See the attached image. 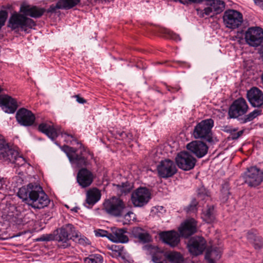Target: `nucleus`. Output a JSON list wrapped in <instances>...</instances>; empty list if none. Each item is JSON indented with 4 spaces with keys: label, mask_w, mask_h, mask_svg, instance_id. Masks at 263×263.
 <instances>
[{
    "label": "nucleus",
    "mask_w": 263,
    "mask_h": 263,
    "mask_svg": "<svg viewBox=\"0 0 263 263\" xmlns=\"http://www.w3.org/2000/svg\"><path fill=\"white\" fill-rule=\"evenodd\" d=\"M17 196L34 209H43L47 206L50 202L42 187L32 183L21 187Z\"/></svg>",
    "instance_id": "f257e3e1"
},
{
    "label": "nucleus",
    "mask_w": 263,
    "mask_h": 263,
    "mask_svg": "<svg viewBox=\"0 0 263 263\" xmlns=\"http://www.w3.org/2000/svg\"><path fill=\"white\" fill-rule=\"evenodd\" d=\"M36 25V22L32 18L27 17L25 13L14 11L8 19L7 27L15 32L19 30L26 32L28 29H32Z\"/></svg>",
    "instance_id": "f03ea898"
},
{
    "label": "nucleus",
    "mask_w": 263,
    "mask_h": 263,
    "mask_svg": "<svg viewBox=\"0 0 263 263\" xmlns=\"http://www.w3.org/2000/svg\"><path fill=\"white\" fill-rule=\"evenodd\" d=\"M61 149L66 154L70 162L77 167L86 166L88 164L89 153L81 144L78 149L66 145H63Z\"/></svg>",
    "instance_id": "7ed1b4c3"
},
{
    "label": "nucleus",
    "mask_w": 263,
    "mask_h": 263,
    "mask_svg": "<svg viewBox=\"0 0 263 263\" xmlns=\"http://www.w3.org/2000/svg\"><path fill=\"white\" fill-rule=\"evenodd\" d=\"M214 125L212 119L202 120L194 127L193 136L195 139H200L209 143L213 142L212 129Z\"/></svg>",
    "instance_id": "20e7f679"
},
{
    "label": "nucleus",
    "mask_w": 263,
    "mask_h": 263,
    "mask_svg": "<svg viewBox=\"0 0 263 263\" xmlns=\"http://www.w3.org/2000/svg\"><path fill=\"white\" fill-rule=\"evenodd\" d=\"M125 208V204L120 198L112 197L105 200L102 210L107 214L114 217H120Z\"/></svg>",
    "instance_id": "39448f33"
},
{
    "label": "nucleus",
    "mask_w": 263,
    "mask_h": 263,
    "mask_svg": "<svg viewBox=\"0 0 263 263\" xmlns=\"http://www.w3.org/2000/svg\"><path fill=\"white\" fill-rule=\"evenodd\" d=\"M242 177L249 186L255 187L263 181V171L256 166H250L242 174Z\"/></svg>",
    "instance_id": "423d86ee"
},
{
    "label": "nucleus",
    "mask_w": 263,
    "mask_h": 263,
    "mask_svg": "<svg viewBox=\"0 0 263 263\" xmlns=\"http://www.w3.org/2000/svg\"><path fill=\"white\" fill-rule=\"evenodd\" d=\"M248 105L245 99L239 98L234 100L230 106L228 116V119H238L245 115L248 110Z\"/></svg>",
    "instance_id": "0eeeda50"
},
{
    "label": "nucleus",
    "mask_w": 263,
    "mask_h": 263,
    "mask_svg": "<svg viewBox=\"0 0 263 263\" xmlns=\"http://www.w3.org/2000/svg\"><path fill=\"white\" fill-rule=\"evenodd\" d=\"M245 39L249 46H259L263 41V29L258 26L249 27L245 33Z\"/></svg>",
    "instance_id": "6e6552de"
},
{
    "label": "nucleus",
    "mask_w": 263,
    "mask_h": 263,
    "mask_svg": "<svg viewBox=\"0 0 263 263\" xmlns=\"http://www.w3.org/2000/svg\"><path fill=\"white\" fill-rule=\"evenodd\" d=\"M57 231V241L63 243H66L71 239L77 242V239L78 238V232L75 229L74 226L70 223L63 225L59 229L55 230Z\"/></svg>",
    "instance_id": "1a4fd4ad"
},
{
    "label": "nucleus",
    "mask_w": 263,
    "mask_h": 263,
    "mask_svg": "<svg viewBox=\"0 0 263 263\" xmlns=\"http://www.w3.org/2000/svg\"><path fill=\"white\" fill-rule=\"evenodd\" d=\"M223 20L227 28L234 29L241 25L243 22V16L241 13L237 10L229 9L224 12Z\"/></svg>",
    "instance_id": "9d476101"
},
{
    "label": "nucleus",
    "mask_w": 263,
    "mask_h": 263,
    "mask_svg": "<svg viewBox=\"0 0 263 263\" xmlns=\"http://www.w3.org/2000/svg\"><path fill=\"white\" fill-rule=\"evenodd\" d=\"M175 161L179 168L187 171L195 167L197 160L189 152L182 151L176 156Z\"/></svg>",
    "instance_id": "9b49d317"
},
{
    "label": "nucleus",
    "mask_w": 263,
    "mask_h": 263,
    "mask_svg": "<svg viewBox=\"0 0 263 263\" xmlns=\"http://www.w3.org/2000/svg\"><path fill=\"white\" fill-rule=\"evenodd\" d=\"M206 4L208 6L203 10L199 9H196L198 14L201 17L206 15H210L212 12L214 14H218L221 13L224 9L225 3L221 0H205Z\"/></svg>",
    "instance_id": "f8f14e48"
},
{
    "label": "nucleus",
    "mask_w": 263,
    "mask_h": 263,
    "mask_svg": "<svg viewBox=\"0 0 263 263\" xmlns=\"http://www.w3.org/2000/svg\"><path fill=\"white\" fill-rule=\"evenodd\" d=\"M151 198V193L147 188L140 187L132 195V201L135 206L142 207L146 205Z\"/></svg>",
    "instance_id": "ddd939ff"
},
{
    "label": "nucleus",
    "mask_w": 263,
    "mask_h": 263,
    "mask_svg": "<svg viewBox=\"0 0 263 263\" xmlns=\"http://www.w3.org/2000/svg\"><path fill=\"white\" fill-rule=\"evenodd\" d=\"M157 170L159 177L162 178L172 177L177 172L174 161L168 159L161 160L157 166Z\"/></svg>",
    "instance_id": "4468645a"
},
{
    "label": "nucleus",
    "mask_w": 263,
    "mask_h": 263,
    "mask_svg": "<svg viewBox=\"0 0 263 263\" xmlns=\"http://www.w3.org/2000/svg\"><path fill=\"white\" fill-rule=\"evenodd\" d=\"M158 236L160 241L170 247H176L180 241L179 233L174 230L161 231L158 233Z\"/></svg>",
    "instance_id": "2eb2a0df"
},
{
    "label": "nucleus",
    "mask_w": 263,
    "mask_h": 263,
    "mask_svg": "<svg viewBox=\"0 0 263 263\" xmlns=\"http://www.w3.org/2000/svg\"><path fill=\"white\" fill-rule=\"evenodd\" d=\"M197 231V221L194 218H190L181 223L178 228L180 236L187 238Z\"/></svg>",
    "instance_id": "dca6fc26"
},
{
    "label": "nucleus",
    "mask_w": 263,
    "mask_h": 263,
    "mask_svg": "<svg viewBox=\"0 0 263 263\" xmlns=\"http://www.w3.org/2000/svg\"><path fill=\"white\" fill-rule=\"evenodd\" d=\"M15 118L17 122L24 126H30L33 124L35 117L32 112L26 108H20L16 112Z\"/></svg>",
    "instance_id": "f3484780"
},
{
    "label": "nucleus",
    "mask_w": 263,
    "mask_h": 263,
    "mask_svg": "<svg viewBox=\"0 0 263 263\" xmlns=\"http://www.w3.org/2000/svg\"><path fill=\"white\" fill-rule=\"evenodd\" d=\"M131 235L143 245L151 243L153 241V236L148 231L139 227L133 228Z\"/></svg>",
    "instance_id": "a211bd4d"
},
{
    "label": "nucleus",
    "mask_w": 263,
    "mask_h": 263,
    "mask_svg": "<svg viewBox=\"0 0 263 263\" xmlns=\"http://www.w3.org/2000/svg\"><path fill=\"white\" fill-rule=\"evenodd\" d=\"M186 148L197 158H201L207 154L209 147L203 141L196 140L188 143Z\"/></svg>",
    "instance_id": "6ab92c4d"
},
{
    "label": "nucleus",
    "mask_w": 263,
    "mask_h": 263,
    "mask_svg": "<svg viewBox=\"0 0 263 263\" xmlns=\"http://www.w3.org/2000/svg\"><path fill=\"white\" fill-rule=\"evenodd\" d=\"M20 12L25 13L27 17L38 18L46 12V9L36 6L22 4L20 6Z\"/></svg>",
    "instance_id": "aec40b11"
},
{
    "label": "nucleus",
    "mask_w": 263,
    "mask_h": 263,
    "mask_svg": "<svg viewBox=\"0 0 263 263\" xmlns=\"http://www.w3.org/2000/svg\"><path fill=\"white\" fill-rule=\"evenodd\" d=\"M247 96L253 107H261L263 106V92L258 88H251L247 91Z\"/></svg>",
    "instance_id": "412c9836"
},
{
    "label": "nucleus",
    "mask_w": 263,
    "mask_h": 263,
    "mask_svg": "<svg viewBox=\"0 0 263 263\" xmlns=\"http://www.w3.org/2000/svg\"><path fill=\"white\" fill-rule=\"evenodd\" d=\"M94 176L92 173L86 168H81L77 176V181L82 188L89 186L92 183Z\"/></svg>",
    "instance_id": "4be33fe9"
},
{
    "label": "nucleus",
    "mask_w": 263,
    "mask_h": 263,
    "mask_svg": "<svg viewBox=\"0 0 263 263\" xmlns=\"http://www.w3.org/2000/svg\"><path fill=\"white\" fill-rule=\"evenodd\" d=\"M0 106L2 109L8 114L14 113L17 108L16 101L8 95H0Z\"/></svg>",
    "instance_id": "5701e85b"
},
{
    "label": "nucleus",
    "mask_w": 263,
    "mask_h": 263,
    "mask_svg": "<svg viewBox=\"0 0 263 263\" xmlns=\"http://www.w3.org/2000/svg\"><path fill=\"white\" fill-rule=\"evenodd\" d=\"M38 130L47 135L52 140H55L58 136L57 129L50 123L43 122L38 126Z\"/></svg>",
    "instance_id": "b1692460"
},
{
    "label": "nucleus",
    "mask_w": 263,
    "mask_h": 263,
    "mask_svg": "<svg viewBox=\"0 0 263 263\" xmlns=\"http://www.w3.org/2000/svg\"><path fill=\"white\" fill-rule=\"evenodd\" d=\"M101 197V191L97 187H93L87 192L85 202L89 205L92 206L100 199Z\"/></svg>",
    "instance_id": "393cba45"
},
{
    "label": "nucleus",
    "mask_w": 263,
    "mask_h": 263,
    "mask_svg": "<svg viewBox=\"0 0 263 263\" xmlns=\"http://www.w3.org/2000/svg\"><path fill=\"white\" fill-rule=\"evenodd\" d=\"M248 240L256 247L263 246V240L261 236L258 235L256 229H251L248 231L247 234Z\"/></svg>",
    "instance_id": "a878e982"
},
{
    "label": "nucleus",
    "mask_w": 263,
    "mask_h": 263,
    "mask_svg": "<svg viewBox=\"0 0 263 263\" xmlns=\"http://www.w3.org/2000/svg\"><path fill=\"white\" fill-rule=\"evenodd\" d=\"M205 254V258L209 263H215L216 260L221 257L220 248H207Z\"/></svg>",
    "instance_id": "bb28decb"
},
{
    "label": "nucleus",
    "mask_w": 263,
    "mask_h": 263,
    "mask_svg": "<svg viewBox=\"0 0 263 263\" xmlns=\"http://www.w3.org/2000/svg\"><path fill=\"white\" fill-rule=\"evenodd\" d=\"M1 152L2 157L6 160L9 161L10 162L15 163L16 161L19 158L17 157L18 153L14 149L11 148H7Z\"/></svg>",
    "instance_id": "cd10ccee"
},
{
    "label": "nucleus",
    "mask_w": 263,
    "mask_h": 263,
    "mask_svg": "<svg viewBox=\"0 0 263 263\" xmlns=\"http://www.w3.org/2000/svg\"><path fill=\"white\" fill-rule=\"evenodd\" d=\"M164 256L171 263H184V261L183 256L177 252H166Z\"/></svg>",
    "instance_id": "c85d7f7f"
},
{
    "label": "nucleus",
    "mask_w": 263,
    "mask_h": 263,
    "mask_svg": "<svg viewBox=\"0 0 263 263\" xmlns=\"http://www.w3.org/2000/svg\"><path fill=\"white\" fill-rule=\"evenodd\" d=\"M109 237L110 238V240L115 242L125 243L128 241V237L121 229L117 230L113 234H109Z\"/></svg>",
    "instance_id": "c756f323"
},
{
    "label": "nucleus",
    "mask_w": 263,
    "mask_h": 263,
    "mask_svg": "<svg viewBox=\"0 0 263 263\" xmlns=\"http://www.w3.org/2000/svg\"><path fill=\"white\" fill-rule=\"evenodd\" d=\"M206 241L202 236H195L191 237L186 247H207Z\"/></svg>",
    "instance_id": "7c9ffc66"
},
{
    "label": "nucleus",
    "mask_w": 263,
    "mask_h": 263,
    "mask_svg": "<svg viewBox=\"0 0 263 263\" xmlns=\"http://www.w3.org/2000/svg\"><path fill=\"white\" fill-rule=\"evenodd\" d=\"M161 248H147V249L151 253H153L152 255V260L155 263L161 262L164 254L166 252L161 250Z\"/></svg>",
    "instance_id": "2f4dec72"
},
{
    "label": "nucleus",
    "mask_w": 263,
    "mask_h": 263,
    "mask_svg": "<svg viewBox=\"0 0 263 263\" xmlns=\"http://www.w3.org/2000/svg\"><path fill=\"white\" fill-rule=\"evenodd\" d=\"M202 218L208 223H212L214 221L215 217L213 205L208 206L206 210L203 213Z\"/></svg>",
    "instance_id": "473e14b6"
},
{
    "label": "nucleus",
    "mask_w": 263,
    "mask_h": 263,
    "mask_svg": "<svg viewBox=\"0 0 263 263\" xmlns=\"http://www.w3.org/2000/svg\"><path fill=\"white\" fill-rule=\"evenodd\" d=\"M261 110L255 109L253 111L250 112L249 114L245 115L243 117L239 119V121L241 124H244L247 122L252 121L254 119L256 118L259 115H261Z\"/></svg>",
    "instance_id": "72a5a7b5"
},
{
    "label": "nucleus",
    "mask_w": 263,
    "mask_h": 263,
    "mask_svg": "<svg viewBox=\"0 0 263 263\" xmlns=\"http://www.w3.org/2000/svg\"><path fill=\"white\" fill-rule=\"evenodd\" d=\"M196 193L200 200H204L210 196V192L202 184L197 188Z\"/></svg>",
    "instance_id": "f704fd0d"
},
{
    "label": "nucleus",
    "mask_w": 263,
    "mask_h": 263,
    "mask_svg": "<svg viewBox=\"0 0 263 263\" xmlns=\"http://www.w3.org/2000/svg\"><path fill=\"white\" fill-rule=\"evenodd\" d=\"M62 9L68 10L77 6L81 0H59Z\"/></svg>",
    "instance_id": "c9c22d12"
},
{
    "label": "nucleus",
    "mask_w": 263,
    "mask_h": 263,
    "mask_svg": "<svg viewBox=\"0 0 263 263\" xmlns=\"http://www.w3.org/2000/svg\"><path fill=\"white\" fill-rule=\"evenodd\" d=\"M229 190V183L228 182H225L224 183L222 184L220 190V197L223 201H227L229 198V196L230 195V192Z\"/></svg>",
    "instance_id": "e433bc0d"
},
{
    "label": "nucleus",
    "mask_w": 263,
    "mask_h": 263,
    "mask_svg": "<svg viewBox=\"0 0 263 263\" xmlns=\"http://www.w3.org/2000/svg\"><path fill=\"white\" fill-rule=\"evenodd\" d=\"M110 250L109 254L113 257H121L123 260H126V258L125 255V253H123V248H119L118 250L116 249V248H108Z\"/></svg>",
    "instance_id": "4c0bfd02"
},
{
    "label": "nucleus",
    "mask_w": 263,
    "mask_h": 263,
    "mask_svg": "<svg viewBox=\"0 0 263 263\" xmlns=\"http://www.w3.org/2000/svg\"><path fill=\"white\" fill-rule=\"evenodd\" d=\"M115 185L117 186V189L122 194H127L129 193L133 187L128 181L122 182L121 184H116Z\"/></svg>",
    "instance_id": "58836bf2"
},
{
    "label": "nucleus",
    "mask_w": 263,
    "mask_h": 263,
    "mask_svg": "<svg viewBox=\"0 0 263 263\" xmlns=\"http://www.w3.org/2000/svg\"><path fill=\"white\" fill-rule=\"evenodd\" d=\"M198 201L195 198H193L190 203L184 208V210L187 213L196 212L198 210Z\"/></svg>",
    "instance_id": "ea45409f"
},
{
    "label": "nucleus",
    "mask_w": 263,
    "mask_h": 263,
    "mask_svg": "<svg viewBox=\"0 0 263 263\" xmlns=\"http://www.w3.org/2000/svg\"><path fill=\"white\" fill-rule=\"evenodd\" d=\"M58 231H55V230L52 233L48 234L45 235H42L40 238L37 239L39 241H52V240H56L57 241V235L58 234Z\"/></svg>",
    "instance_id": "a19ab883"
},
{
    "label": "nucleus",
    "mask_w": 263,
    "mask_h": 263,
    "mask_svg": "<svg viewBox=\"0 0 263 263\" xmlns=\"http://www.w3.org/2000/svg\"><path fill=\"white\" fill-rule=\"evenodd\" d=\"M162 31L163 33L165 34L164 37L166 38L170 39L176 41H179L181 40L180 36L171 30L164 29Z\"/></svg>",
    "instance_id": "79ce46f5"
},
{
    "label": "nucleus",
    "mask_w": 263,
    "mask_h": 263,
    "mask_svg": "<svg viewBox=\"0 0 263 263\" xmlns=\"http://www.w3.org/2000/svg\"><path fill=\"white\" fill-rule=\"evenodd\" d=\"M84 261L85 263H102V258L100 255H90L88 257L84 258Z\"/></svg>",
    "instance_id": "37998d69"
},
{
    "label": "nucleus",
    "mask_w": 263,
    "mask_h": 263,
    "mask_svg": "<svg viewBox=\"0 0 263 263\" xmlns=\"http://www.w3.org/2000/svg\"><path fill=\"white\" fill-rule=\"evenodd\" d=\"M116 138L120 140H124L127 139L131 140L133 138V135L130 133H126L124 131H117L116 133Z\"/></svg>",
    "instance_id": "c03bdc74"
},
{
    "label": "nucleus",
    "mask_w": 263,
    "mask_h": 263,
    "mask_svg": "<svg viewBox=\"0 0 263 263\" xmlns=\"http://www.w3.org/2000/svg\"><path fill=\"white\" fill-rule=\"evenodd\" d=\"M189 251L193 256H197L203 253L206 248H188Z\"/></svg>",
    "instance_id": "a18cd8bd"
},
{
    "label": "nucleus",
    "mask_w": 263,
    "mask_h": 263,
    "mask_svg": "<svg viewBox=\"0 0 263 263\" xmlns=\"http://www.w3.org/2000/svg\"><path fill=\"white\" fill-rule=\"evenodd\" d=\"M57 9H62L59 0L58 1L56 5H51L48 9H46L47 13H54L56 12Z\"/></svg>",
    "instance_id": "49530a36"
},
{
    "label": "nucleus",
    "mask_w": 263,
    "mask_h": 263,
    "mask_svg": "<svg viewBox=\"0 0 263 263\" xmlns=\"http://www.w3.org/2000/svg\"><path fill=\"white\" fill-rule=\"evenodd\" d=\"M8 16V12L6 10H0V30L5 25Z\"/></svg>",
    "instance_id": "de8ad7c7"
},
{
    "label": "nucleus",
    "mask_w": 263,
    "mask_h": 263,
    "mask_svg": "<svg viewBox=\"0 0 263 263\" xmlns=\"http://www.w3.org/2000/svg\"><path fill=\"white\" fill-rule=\"evenodd\" d=\"M79 245L82 246H87L90 245V241L89 240L88 238L84 236H80L79 237V235L78 234V238L77 239V242H76Z\"/></svg>",
    "instance_id": "09e8293b"
},
{
    "label": "nucleus",
    "mask_w": 263,
    "mask_h": 263,
    "mask_svg": "<svg viewBox=\"0 0 263 263\" xmlns=\"http://www.w3.org/2000/svg\"><path fill=\"white\" fill-rule=\"evenodd\" d=\"M95 234L97 236L99 237H106L109 240H110V238L109 237V234H111V233H109L108 231L104 230L98 229L95 231Z\"/></svg>",
    "instance_id": "8fccbe9b"
},
{
    "label": "nucleus",
    "mask_w": 263,
    "mask_h": 263,
    "mask_svg": "<svg viewBox=\"0 0 263 263\" xmlns=\"http://www.w3.org/2000/svg\"><path fill=\"white\" fill-rule=\"evenodd\" d=\"M238 129V128L237 127L233 128L232 126L230 125H223L222 126L221 130L227 133L231 134V132H237Z\"/></svg>",
    "instance_id": "3c124183"
},
{
    "label": "nucleus",
    "mask_w": 263,
    "mask_h": 263,
    "mask_svg": "<svg viewBox=\"0 0 263 263\" xmlns=\"http://www.w3.org/2000/svg\"><path fill=\"white\" fill-rule=\"evenodd\" d=\"M244 133V130H241L239 132H233L230 134L231 138L232 140H237L241 137Z\"/></svg>",
    "instance_id": "603ef678"
},
{
    "label": "nucleus",
    "mask_w": 263,
    "mask_h": 263,
    "mask_svg": "<svg viewBox=\"0 0 263 263\" xmlns=\"http://www.w3.org/2000/svg\"><path fill=\"white\" fill-rule=\"evenodd\" d=\"M133 214V213L132 212H127L124 216V221H123V224H129L131 221L130 215Z\"/></svg>",
    "instance_id": "864d4df0"
},
{
    "label": "nucleus",
    "mask_w": 263,
    "mask_h": 263,
    "mask_svg": "<svg viewBox=\"0 0 263 263\" xmlns=\"http://www.w3.org/2000/svg\"><path fill=\"white\" fill-rule=\"evenodd\" d=\"M165 86L167 90L172 92H177L181 89L179 85H176L175 87H172L165 84Z\"/></svg>",
    "instance_id": "5fc2aeb1"
},
{
    "label": "nucleus",
    "mask_w": 263,
    "mask_h": 263,
    "mask_svg": "<svg viewBox=\"0 0 263 263\" xmlns=\"http://www.w3.org/2000/svg\"><path fill=\"white\" fill-rule=\"evenodd\" d=\"M74 97L76 98L77 101L79 103L84 104L86 103V100L80 97L79 95H76Z\"/></svg>",
    "instance_id": "6e6d98bb"
},
{
    "label": "nucleus",
    "mask_w": 263,
    "mask_h": 263,
    "mask_svg": "<svg viewBox=\"0 0 263 263\" xmlns=\"http://www.w3.org/2000/svg\"><path fill=\"white\" fill-rule=\"evenodd\" d=\"M255 4L263 10V0H253Z\"/></svg>",
    "instance_id": "4d7b16f0"
},
{
    "label": "nucleus",
    "mask_w": 263,
    "mask_h": 263,
    "mask_svg": "<svg viewBox=\"0 0 263 263\" xmlns=\"http://www.w3.org/2000/svg\"><path fill=\"white\" fill-rule=\"evenodd\" d=\"M2 9L1 10H6L7 11V10H11L12 9V6L10 4H7L6 5H3L2 6Z\"/></svg>",
    "instance_id": "13d9d810"
},
{
    "label": "nucleus",
    "mask_w": 263,
    "mask_h": 263,
    "mask_svg": "<svg viewBox=\"0 0 263 263\" xmlns=\"http://www.w3.org/2000/svg\"><path fill=\"white\" fill-rule=\"evenodd\" d=\"M5 146V141L3 139H0V150L3 149Z\"/></svg>",
    "instance_id": "bf43d9fd"
},
{
    "label": "nucleus",
    "mask_w": 263,
    "mask_h": 263,
    "mask_svg": "<svg viewBox=\"0 0 263 263\" xmlns=\"http://www.w3.org/2000/svg\"><path fill=\"white\" fill-rule=\"evenodd\" d=\"M4 184V181L3 178L0 177V191L3 189V185Z\"/></svg>",
    "instance_id": "052dcab7"
},
{
    "label": "nucleus",
    "mask_w": 263,
    "mask_h": 263,
    "mask_svg": "<svg viewBox=\"0 0 263 263\" xmlns=\"http://www.w3.org/2000/svg\"><path fill=\"white\" fill-rule=\"evenodd\" d=\"M79 209H80L79 208L76 206V207H74L73 208H72V209H71V211L72 212H77L78 210Z\"/></svg>",
    "instance_id": "680f3d73"
},
{
    "label": "nucleus",
    "mask_w": 263,
    "mask_h": 263,
    "mask_svg": "<svg viewBox=\"0 0 263 263\" xmlns=\"http://www.w3.org/2000/svg\"><path fill=\"white\" fill-rule=\"evenodd\" d=\"M260 54L261 58L262 59V60H263V51H260Z\"/></svg>",
    "instance_id": "e2e57ef3"
},
{
    "label": "nucleus",
    "mask_w": 263,
    "mask_h": 263,
    "mask_svg": "<svg viewBox=\"0 0 263 263\" xmlns=\"http://www.w3.org/2000/svg\"><path fill=\"white\" fill-rule=\"evenodd\" d=\"M177 63H181V64H184L185 62H181V61H177Z\"/></svg>",
    "instance_id": "0e129e2a"
},
{
    "label": "nucleus",
    "mask_w": 263,
    "mask_h": 263,
    "mask_svg": "<svg viewBox=\"0 0 263 263\" xmlns=\"http://www.w3.org/2000/svg\"><path fill=\"white\" fill-rule=\"evenodd\" d=\"M145 247H153V246L152 245H148V246H146Z\"/></svg>",
    "instance_id": "69168bd1"
},
{
    "label": "nucleus",
    "mask_w": 263,
    "mask_h": 263,
    "mask_svg": "<svg viewBox=\"0 0 263 263\" xmlns=\"http://www.w3.org/2000/svg\"><path fill=\"white\" fill-rule=\"evenodd\" d=\"M67 136H70V137H71V138H73V137H72V136H71V135H67Z\"/></svg>",
    "instance_id": "338daca9"
},
{
    "label": "nucleus",
    "mask_w": 263,
    "mask_h": 263,
    "mask_svg": "<svg viewBox=\"0 0 263 263\" xmlns=\"http://www.w3.org/2000/svg\"><path fill=\"white\" fill-rule=\"evenodd\" d=\"M158 263H166V262H164L163 261H161V262H159Z\"/></svg>",
    "instance_id": "774afa93"
}]
</instances>
